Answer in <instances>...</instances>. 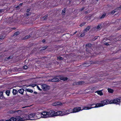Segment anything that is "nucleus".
I'll return each mask as SVG.
<instances>
[{
	"mask_svg": "<svg viewBox=\"0 0 121 121\" xmlns=\"http://www.w3.org/2000/svg\"><path fill=\"white\" fill-rule=\"evenodd\" d=\"M50 117L55 116V111L53 110H50L49 111Z\"/></svg>",
	"mask_w": 121,
	"mask_h": 121,
	"instance_id": "nucleus-5",
	"label": "nucleus"
},
{
	"mask_svg": "<svg viewBox=\"0 0 121 121\" xmlns=\"http://www.w3.org/2000/svg\"><path fill=\"white\" fill-rule=\"evenodd\" d=\"M106 14L104 13V14H103L100 17V18L102 19L105 17L106 16Z\"/></svg>",
	"mask_w": 121,
	"mask_h": 121,
	"instance_id": "nucleus-28",
	"label": "nucleus"
},
{
	"mask_svg": "<svg viewBox=\"0 0 121 121\" xmlns=\"http://www.w3.org/2000/svg\"><path fill=\"white\" fill-rule=\"evenodd\" d=\"M115 12H116V11H115V10H113L111 12V13L112 14H113Z\"/></svg>",
	"mask_w": 121,
	"mask_h": 121,
	"instance_id": "nucleus-37",
	"label": "nucleus"
},
{
	"mask_svg": "<svg viewBox=\"0 0 121 121\" xmlns=\"http://www.w3.org/2000/svg\"><path fill=\"white\" fill-rule=\"evenodd\" d=\"M99 0H96V1H98Z\"/></svg>",
	"mask_w": 121,
	"mask_h": 121,
	"instance_id": "nucleus-63",
	"label": "nucleus"
},
{
	"mask_svg": "<svg viewBox=\"0 0 121 121\" xmlns=\"http://www.w3.org/2000/svg\"><path fill=\"white\" fill-rule=\"evenodd\" d=\"M43 109H44L43 108H40V109H39L38 110H43Z\"/></svg>",
	"mask_w": 121,
	"mask_h": 121,
	"instance_id": "nucleus-48",
	"label": "nucleus"
},
{
	"mask_svg": "<svg viewBox=\"0 0 121 121\" xmlns=\"http://www.w3.org/2000/svg\"><path fill=\"white\" fill-rule=\"evenodd\" d=\"M24 91V90L22 88L18 90V92L19 93L21 94L22 95H23V94Z\"/></svg>",
	"mask_w": 121,
	"mask_h": 121,
	"instance_id": "nucleus-16",
	"label": "nucleus"
},
{
	"mask_svg": "<svg viewBox=\"0 0 121 121\" xmlns=\"http://www.w3.org/2000/svg\"><path fill=\"white\" fill-rule=\"evenodd\" d=\"M4 38L3 36H0V41L3 39Z\"/></svg>",
	"mask_w": 121,
	"mask_h": 121,
	"instance_id": "nucleus-41",
	"label": "nucleus"
},
{
	"mask_svg": "<svg viewBox=\"0 0 121 121\" xmlns=\"http://www.w3.org/2000/svg\"><path fill=\"white\" fill-rule=\"evenodd\" d=\"M91 28V26H88L84 30V33H86Z\"/></svg>",
	"mask_w": 121,
	"mask_h": 121,
	"instance_id": "nucleus-17",
	"label": "nucleus"
},
{
	"mask_svg": "<svg viewBox=\"0 0 121 121\" xmlns=\"http://www.w3.org/2000/svg\"><path fill=\"white\" fill-rule=\"evenodd\" d=\"M102 27V25L101 24H99L97 27V29H99L100 27Z\"/></svg>",
	"mask_w": 121,
	"mask_h": 121,
	"instance_id": "nucleus-33",
	"label": "nucleus"
},
{
	"mask_svg": "<svg viewBox=\"0 0 121 121\" xmlns=\"http://www.w3.org/2000/svg\"><path fill=\"white\" fill-rule=\"evenodd\" d=\"M30 10V9H27V11L26 12L27 13H28Z\"/></svg>",
	"mask_w": 121,
	"mask_h": 121,
	"instance_id": "nucleus-45",
	"label": "nucleus"
},
{
	"mask_svg": "<svg viewBox=\"0 0 121 121\" xmlns=\"http://www.w3.org/2000/svg\"><path fill=\"white\" fill-rule=\"evenodd\" d=\"M16 117H17V121H23L22 117L17 116H16Z\"/></svg>",
	"mask_w": 121,
	"mask_h": 121,
	"instance_id": "nucleus-13",
	"label": "nucleus"
},
{
	"mask_svg": "<svg viewBox=\"0 0 121 121\" xmlns=\"http://www.w3.org/2000/svg\"><path fill=\"white\" fill-rule=\"evenodd\" d=\"M109 101L108 99H106L102 101L101 102V103H97L96 104H93L90 105L91 106L93 105H95V106H104L105 105L109 104Z\"/></svg>",
	"mask_w": 121,
	"mask_h": 121,
	"instance_id": "nucleus-3",
	"label": "nucleus"
},
{
	"mask_svg": "<svg viewBox=\"0 0 121 121\" xmlns=\"http://www.w3.org/2000/svg\"><path fill=\"white\" fill-rule=\"evenodd\" d=\"M98 37H95L94 39H93V40H95L97 39V38Z\"/></svg>",
	"mask_w": 121,
	"mask_h": 121,
	"instance_id": "nucleus-42",
	"label": "nucleus"
},
{
	"mask_svg": "<svg viewBox=\"0 0 121 121\" xmlns=\"http://www.w3.org/2000/svg\"><path fill=\"white\" fill-rule=\"evenodd\" d=\"M19 34V32L18 31H17L16 32H15L14 33V35H18Z\"/></svg>",
	"mask_w": 121,
	"mask_h": 121,
	"instance_id": "nucleus-31",
	"label": "nucleus"
},
{
	"mask_svg": "<svg viewBox=\"0 0 121 121\" xmlns=\"http://www.w3.org/2000/svg\"><path fill=\"white\" fill-rule=\"evenodd\" d=\"M22 3H20L19 4V5L20 6H21L22 5Z\"/></svg>",
	"mask_w": 121,
	"mask_h": 121,
	"instance_id": "nucleus-52",
	"label": "nucleus"
},
{
	"mask_svg": "<svg viewBox=\"0 0 121 121\" xmlns=\"http://www.w3.org/2000/svg\"><path fill=\"white\" fill-rule=\"evenodd\" d=\"M11 121H17V117H12L10 118Z\"/></svg>",
	"mask_w": 121,
	"mask_h": 121,
	"instance_id": "nucleus-19",
	"label": "nucleus"
},
{
	"mask_svg": "<svg viewBox=\"0 0 121 121\" xmlns=\"http://www.w3.org/2000/svg\"><path fill=\"white\" fill-rule=\"evenodd\" d=\"M27 68V66L26 65H25L23 66V68L25 69H26Z\"/></svg>",
	"mask_w": 121,
	"mask_h": 121,
	"instance_id": "nucleus-39",
	"label": "nucleus"
},
{
	"mask_svg": "<svg viewBox=\"0 0 121 121\" xmlns=\"http://www.w3.org/2000/svg\"><path fill=\"white\" fill-rule=\"evenodd\" d=\"M105 44L107 45H109L108 43H106Z\"/></svg>",
	"mask_w": 121,
	"mask_h": 121,
	"instance_id": "nucleus-56",
	"label": "nucleus"
},
{
	"mask_svg": "<svg viewBox=\"0 0 121 121\" xmlns=\"http://www.w3.org/2000/svg\"><path fill=\"white\" fill-rule=\"evenodd\" d=\"M53 106H57V105H63V104L59 102H56L52 104Z\"/></svg>",
	"mask_w": 121,
	"mask_h": 121,
	"instance_id": "nucleus-10",
	"label": "nucleus"
},
{
	"mask_svg": "<svg viewBox=\"0 0 121 121\" xmlns=\"http://www.w3.org/2000/svg\"><path fill=\"white\" fill-rule=\"evenodd\" d=\"M37 88H38V89L40 90V91H42V90L41 89H40V87L39 86H37Z\"/></svg>",
	"mask_w": 121,
	"mask_h": 121,
	"instance_id": "nucleus-36",
	"label": "nucleus"
},
{
	"mask_svg": "<svg viewBox=\"0 0 121 121\" xmlns=\"http://www.w3.org/2000/svg\"><path fill=\"white\" fill-rule=\"evenodd\" d=\"M35 113H31L28 115L29 120H32L34 119V117L35 116Z\"/></svg>",
	"mask_w": 121,
	"mask_h": 121,
	"instance_id": "nucleus-6",
	"label": "nucleus"
},
{
	"mask_svg": "<svg viewBox=\"0 0 121 121\" xmlns=\"http://www.w3.org/2000/svg\"><path fill=\"white\" fill-rule=\"evenodd\" d=\"M92 46L91 44L90 43H88L87 44H86V51H88V48H90Z\"/></svg>",
	"mask_w": 121,
	"mask_h": 121,
	"instance_id": "nucleus-14",
	"label": "nucleus"
},
{
	"mask_svg": "<svg viewBox=\"0 0 121 121\" xmlns=\"http://www.w3.org/2000/svg\"><path fill=\"white\" fill-rule=\"evenodd\" d=\"M35 86V84H33L32 86Z\"/></svg>",
	"mask_w": 121,
	"mask_h": 121,
	"instance_id": "nucleus-55",
	"label": "nucleus"
},
{
	"mask_svg": "<svg viewBox=\"0 0 121 121\" xmlns=\"http://www.w3.org/2000/svg\"><path fill=\"white\" fill-rule=\"evenodd\" d=\"M96 92L99 95H103L102 92L101 91H98Z\"/></svg>",
	"mask_w": 121,
	"mask_h": 121,
	"instance_id": "nucleus-20",
	"label": "nucleus"
},
{
	"mask_svg": "<svg viewBox=\"0 0 121 121\" xmlns=\"http://www.w3.org/2000/svg\"><path fill=\"white\" fill-rule=\"evenodd\" d=\"M68 112L69 113H73V110L71 109H70L69 110H68Z\"/></svg>",
	"mask_w": 121,
	"mask_h": 121,
	"instance_id": "nucleus-30",
	"label": "nucleus"
},
{
	"mask_svg": "<svg viewBox=\"0 0 121 121\" xmlns=\"http://www.w3.org/2000/svg\"><path fill=\"white\" fill-rule=\"evenodd\" d=\"M84 82L83 81H80L77 82V84L78 85H80L81 84H83Z\"/></svg>",
	"mask_w": 121,
	"mask_h": 121,
	"instance_id": "nucleus-23",
	"label": "nucleus"
},
{
	"mask_svg": "<svg viewBox=\"0 0 121 121\" xmlns=\"http://www.w3.org/2000/svg\"><path fill=\"white\" fill-rule=\"evenodd\" d=\"M23 121L29 120V117H28V115L27 114H25L22 116Z\"/></svg>",
	"mask_w": 121,
	"mask_h": 121,
	"instance_id": "nucleus-7",
	"label": "nucleus"
},
{
	"mask_svg": "<svg viewBox=\"0 0 121 121\" xmlns=\"http://www.w3.org/2000/svg\"><path fill=\"white\" fill-rule=\"evenodd\" d=\"M12 58H13V57L12 56H9V57H8L7 58V60H9V59H11Z\"/></svg>",
	"mask_w": 121,
	"mask_h": 121,
	"instance_id": "nucleus-38",
	"label": "nucleus"
},
{
	"mask_svg": "<svg viewBox=\"0 0 121 121\" xmlns=\"http://www.w3.org/2000/svg\"><path fill=\"white\" fill-rule=\"evenodd\" d=\"M60 78L61 80H62L64 81L68 79L66 77H61Z\"/></svg>",
	"mask_w": 121,
	"mask_h": 121,
	"instance_id": "nucleus-21",
	"label": "nucleus"
},
{
	"mask_svg": "<svg viewBox=\"0 0 121 121\" xmlns=\"http://www.w3.org/2000/svg\"><path fill=\"white\" fill-rule=\"evenodd\" d=\"M0 121H4L3 120H0Z\"/></svg>",
	"mask_w": 121,
	"mask_h": 121,
	"instance_id": "nucleus-58",
	"label": "nucleus"
},
{
	"mask_svg": "<svg viewBox=\"0 0 121 121\" xmlns=\"http://www.w3.org/2000/svg\"><path fill=\"white\" fill-rule=\"evenodd\" d=\"M2 9H0V13L2 11Z\"/></svg>",
	"mask_w": 121,
	"mask_h": 121,
	"instance_id": "nucleus-57",
	"label": "nucleus"
},
{
	"mask_svg": "<svg viewBox=\"0 0 121 121\" xmlns=\"http://www.w3.org/2000/svg\"><path fill=\"white\" fill-rule=\"evenodd\" d=\"M85 35V33H83L82 34H81L80 35V36L81 37H82L83 36H84Z\"/></svg>",
	"mask_w": 121,
	"mask_h": 121,
	"instance_id": "nucleus-43",
	"label": "nucleus"
},
{
	"mask_svg": "<svg viewBox=\"0 0 121 121\" xmlns=\"http://www.w3.org/2000/svg\"><path fill=\"white\" fill-rule=\"evenodd\" d=\"M59 80L58 79L56 78H54L52 79H49V81L52 82H56L59 81Z\"/></svg>",
	"mask_w": 121,
	"mask_h": 121,
	"instance_id": "nucleus-12",
	"label": "nucleus"
},
{
	"mask_svg": "<svg viewBox=\"0 0 121 121\" xmlns=\"http://www.w3.org/2000/svg\"><path fill=\"white\" fill-rule=\"evenodd\" d=\"M40 86L44 91L48 90L50 88L49 86L45 84L40 85Z\"/></svg>",
	"mask_w": 121,
	"mask_h": 121,
	"instance_id": "nucleus-4",
	"label": "nucleus"
},
{
	"mask_svg": "<svg viewBox=\"0 0 121 121\" xmlns=\"http://www.w3.org/2000/svg\"><path fill=\"white\" fill-rule=\"evenodd\" d=\"M25 107H22V108H24Z\"/></svg>",
	"mask_w": 121,
	"mask_h": 121,
	"instance_id": "nucleus-62",
	"label": "nucleus"
},
{
	"mask_svg": "<svg viewBox=\"0 0 121 121\" xmlns=\"http://www.w3.org/2000/svg\"><path fill=\"white\" fill-rule=\"evenodd\" d=\"M30 37V35H27L24 38V39H26Z\"/></svg>",
	"mask_w": 121,
	"mask_h": 121,
	"instance_id": "nucleus-32",
	"label": "nucleus"
},
{
	"mask_svg": "<svg viewBox=\"0 0 121 121\" xmlns=\"http://www.w3.org/2000/svg\"><path fill=\"white\" fill-rule=\"evenodd\" d=\"M37 117H38V118H40V117H38V116H37Z\"/></svg>",
	"mask_w": 121,
	"mask_h": 121,
	"instance_id": "nucleus-60",
	"label": "nucleus"
},
{
	"mask_svg": "<svg viewBox=\"0 0 121 121\" xmlns=\"http://www.w3.org/2000/svg\"><path fill=\"white\" fill-rule=\"evenodd\" d=\"M99 106H95L94 107H90L88 106H82V107H77L73 108V112L75 113L83 110H88L93 108H97Z\"/></svg>",
	"mask_w": 121,
	"mask_h": 121,
	"instance_id": "nucleus-1",
	"label": "nucleus"
},
{
	"mask_svg": "<svg viewBox=\"0 0 121 121\" xmlns=\"http://www.w3.org/2000/svg\"><path fill=\"white\" fill-rule=\"evenodd\" d=\"M85 13H87V12H85Z\"/></svg>",
	"mask_w": 121,
	"mask_h": 121,
	"instance_id": "nucleus-61",
	"label": "nucleus"
},
{
	"mask_svg": "<svg viewBox=\"0 0 121 121\" xmlns=\"http://www.w3.org/2000/svg\"><path fill=\"white\" fill-rule=\"evenodd\" d=\"M34 93L35 94H37V92H34Z\"/></svg>",
	"mask_w": 121,
	"mask_h": 121,
	"instance_id": "nucleus-54",
	"label": "nucleus"
},
{
	"mask_svg": "<svg viewBox=\"0 0 121 121\" xmlns=\"http://www.w3.org/2000/svg\"><path fill=\"white\" fill-rule=\"evenodd\" d=\"M47 48H45V49H46Z\"/></svg>",
	"mask_w": 121,
	"mask_h": 121,
	"instance_id": "nucleus-64",
	"label": "nucleus"
},
{
	"mask_svg": "<svg viewBox=\"0 0 121 121\" xmlns=\"http://www.w3.org/2000/svg\"><path fill=\"white\" fill-rule=\"evenodd\" d=\"M37 115L38 116H41L40 117L42 118H47L50 117L49 111H43L41 113L38 114Z\"/></svg>",
	"mask_w": 121,
	"mask_h": 121,
	"instance_id": "nucleus-2",
	"label": "nucleus"
},
{
	"mask_svg": "<svg viewBox=\"0 0 121 121\" xmlns=\"http://www.w3.org/2000/svg\"><path fill=\"white\" fill-rule=\"evenodd\" d=\"M42 41L43 42V43L45 42V40L44 39H43Z\"/></svg>",
	"mask_w": 121,
	"mask_h": 121,
	"instance_id": "nucleus-50",
	"label": "nucleus"
},
{
	"mask_svg": "<svg viewBox=\"0 0 121 121\" xmlns=\"http://www.w3.org/2000/svg\"><path fill=\"white\" fill-rule=\"evenodd\" d=\"M121 99L118 98L114 99V104L120 105Z\"/></svg>",
	"mask_w": 121,
	"mask_h": 121,
	"instance_id": "nucleus-9",
	"label": "nucleus"
},
{
	"mask_svg": "<svg viewBox=\"0 0 121 121\" xmlns=\"http://www.w3.org/2000/svg\"><path fill=\"white\" fill-rule=\"evenodd\" d=\"M77 31H75V32L74 33V34H75L76 33H77Z\"/></svg>",
	"mask_w": 121,
	"mask_h": 121,
	"instance_id": "nucleus-59",
	"label": "nucleus"
},
{
	"mask_svg": "<svg viewBox=\"0 0 121 121\" xmlns=\"http://www.w3.org/2000/svg\"><path fill=\"white\" fill-rule=\"evenodd\" d=\"M16 9H20L19 7V6H17V7H16Z\"/></svg>",
	"mask_w": 121,
	"mask_h": 121,
	"instance_id": "nucleus-47",
	"label": "nucleus"
},
{
	"mask_svg": "<svg viewBox=\"0 0 121 121\" xmlns=\"http://www.w3.org/2000/svg\"><path fill=\"white\" fill-rule=\"evenodd\" d=\"M63 116L62 111H55V116Z\"/></svg>",
	"mask_w": 121,
	"mask_h": 121,
	"instance_id": "nucleus-8",
	"label": "nucleus"
},
{
	"mask_svg": "<svg viewBox=\"0 0 121 121\" xmlns=\"http://www.w3.org/2000/svg\"><path fill=\"white\" fill-rule=\"evenodd\" d=\"M17 91L16 90L14 89H13V93L14 95H16L17 93Z\"/></svg>",
	"mask_w": 121,
	"mask_h": 121,
	"instance_id": "nucleus-18",
	"label": "nucleus"
},
{
	"mask_svg": "<svg viewBox=\"0 0 121 121\" xmlns=\"http://www.w3.org/2000/svg\"><path fill=\"white\" fill-rule=\"evenodd\" d=\"M84 7H83L82 8L80 9V11H82L84 9Z\"/></svg>",
	"mask_w": 121,
	"mask_h": 121,
	"instance_id": "nucleus-46",
	"label": "nucleus"
},
{
	"mask_svg": "<svg viewBox=\"0 0 121 121\" xmlns=\"http://www.w3.org/2000/svg\"><path fill=\"white\" fill-rule=\"evenodd\" d=\"M118 9L119 10L121 9V5L118 8Z\"/></svg>",
	"mask_w": 121,
	"mask_h": 121,
	"instance_id": "nucleus-49",
	"label": "nucleus"
},
{
	"mask_svg": "<svg viewBox=\"0 0 121 121\" xmlns=\"http://www.w3.org/2000/svg\"><path fill=\"white\" fill-rule=\"evenodd\" d=\"M86 24V22H83L82 24H81L80 25V26H82L84 24Z\"/></svg>",
	"mask_w": 121,
	"mask_h": 121,
	"instance_id": "nucleus-34",
	"label": "nucleus"
},
{
	"mask_svg": "<svg viewBox=\"0 0 121 121\" xmlns=\"http://www.w3.org/2000/svg\"><path fill=\"white\" fill-rule=\"evenodd\" d=\"M108 91L110 93H112L114 91L112 89L109 88H108Z\"/></svg>",
	"mask_w": 121,
	"mask_h": 121,
	"instance_id": "nucleus-22",
	"label": "nucleus"
},
{
	"mask_svg": "<svg viewBox=\"0 0 121 121\" xmlns=\"http://www.w3.org/2000/svg\"><path fill=\"white\" fill-rule=\"evenodd\" d=\"M6 121H11L10 119L9 120H7Z\"/></svg>",
	"mask_w": 121,
	"mask_h": 121,
	"instance_id": "nucleus-53",
	"label": "nucleus"
},
{
	"mask_svg": "<svg viewBox=\"0 0 121 121\" xmlns=\"http://www.w3.org/2000/svg\"><path fill=\"white\" fill-rule=\"evenodd\" d=\"M48 17V15H47L44 16L42 18V20H45L47 19Z\"/></svg>",
	"mask_w": 121,
	"mask_h": 121,
	"instance_id": "nucleus-25",
	"label": "nucleus"
},
{
	"mask_svg": "<svg viewBox=\"0 0 121 121\" xmlns=\"http://www.w3.org/2000/svg\"><path fill=\"white\" fill-rule=\"evenodd\" d=\"M3 94V93L1 91H0V97L2 96Z\"/></svg>",
	"mask_w": 121,
	"mask_h": 121,
	"instance_id": "nucleus-44",
	"label": "nucleus"
},
{
	"mask_svg": "<svg viewBox=\"0 0 121 121\" xmlns=\"http://www.w3.org/2000/svg\"><path fill=\"white\" fill-rule=\"evenodd\" d=\"M10 93V91H9L7 90L5 92V93L6 95H7L8 96L9 95V94Z\"/></svg>",
	"mask_w": 121,
	"mask_h": 121,
	"instance_id": "nucleus-26",
	"label": "nucleus"
},
{
	"mask_svg": "<svg viewBox=\"0 0 121 121\" xmlns=\"http://www.w3.org/2000/svg\"><path fill=\"white\" fill-rule=\"evenodd\" d=\"M26 14L27 16H29L30 15L31 13H26Z\"/></svg>",
	"mask_w": 121,
	"mask_h": 121,
	"instance_id": "nucleus-40",
	"label": "nucleus"
},
{
	"mask_svg": "<svg viewBox=\"0 0 121 121\" xmlns=\"http://www.w3.org/2000/svg\"><path fill=\"white\" fill-rule=\"evenodd\" d=\"M63 115L68 114H69V113L68 112V110H65L62 111Z\"/></svg>",
	"mask_w": 121,
	"mask_h": 121,
	"instance_id": "nucleus-15",
	"label": "nucleus"
},
{
	"mask_svg": "<svg viewBox=\"0 0 121 121\" xmlns=\"http://www.w3.org/2000/svg\"><path fill=\"white\" fill-rule=\"evenodd\" d=\"M27 91L30 93H32L33 92L32 90L29 89H27Z\"/></svg>",
	"mask_w": 121,
	"mask_h": 121,
	"instance_id": "nucleus-27",
	"label": "nucleus"
},
{
	"mask_svg": "<svg viewBox=\"0 0 121 121\" xmlns=\"http://www.w3.org/2000/svg\"><path fill=\"white\" fill-rule=\"evenodd\" d=\"M66 9H65V8L64 9L62 10V14L64 15L65 14V13L66 12Z\"/></svg>",
	"mask_w": 121,
	"mask_h": 121,
	"instance_id": "nucleus-29",
	"label": "nucleus"
},
{
	"mask_svg": "<svg viewBox=\"0 0 121 121\" xmlns=\"http://www.w3.org/2000/svg\"><path fill=\"white\" fill-rule=\"evenodd\" d=\"M22 112L21 111L19 110L18 111H11L10 113H17L19 114H21Z\"/></svg>",
	"mask_w": 121,
	"mask_h": 121,
	"instance_id": "nucleus-11",
	"label": "nucleus"
},
{
	"mask_svg": "<svg viewBox=\"0 0 121 121\" xmlns=\"http://www.w3.org/2000/svg\"><path fill=\"white\" fill-rule=\"evenodd\" d=\"M58 59L60 60H62V58L60 56L58 57H57Z\"/></svg>",
	"mask_w": 121,
	"mask_h": 121,
	"instance_id": "nucleus-35",
	"label": "nucleus"
},
{
	"mask_svg": "<svg viewBox=\"0 0 121 121\" xmlns=\"http://www.w3.org/2000/svg\"><path fill=\"white\" fill-rule=\"evenodd\" d=\"M24 89L25 90H26V91H27V89L26 87H24Z\"/></svg>",
	"mask_w": 121,
	"mask_h": 121,
	"instance_id": "nucleus-51",
	"label": "nucleus"
},
{
	"mask_svg": "<svg viewBox=\"0 0 121 121\" xmlns=\"http://www.w3.org/2000/svg\"><path fill=\"white\" fill-rule=\"evenodd\" d=\"M114 104V99H112L110 100L109 101V104Z\"/></svg>",
	"mask_w": 121,
	"mask_h": 121,
	"instance_id": "nucleus-24",
	"label": "nucleus"
}]
</instances>
